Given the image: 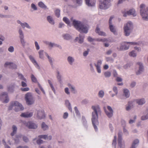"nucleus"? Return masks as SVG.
<instances>
[{
    "label": "nucleus",
    "mask_w": 148,
    "mask_h": 148,
    "mask_svg": "<svg viewBox=\"0 0 148 148\" xmlns=\"http://www.w3.org/2000/svg\"><path fill=\"white\" fill-rule=\"evenodd\" d=\"M8 51L10 53H13L14 51V48L13 46H10L8 49Z\"/></svg>",
    "instance_id": "0e129e2a"
},
{
    "label": "nucleus",
    "mask_w": 148,
    "mask_h": 148,
    "mask_svg": "<svg viewBox=\"0 0 148 148\" xmlns=\"http://www.w3.org/2000/svg\"><path fill=\"white\" fill-rule=\"evenodd\" d=\"M35 116L38 119L40 120L45 118L44 111L42 110H36L35 112Z\"/></svg>",
    "instance_id": "9b49d317"
},
{
    "label": "nucleus",
    "mask_w": 148,
    "mask_h": 148,
    "mask_svg": "<svg viewBox=\"0 0 148 148\" xmlns=\"http://www.w3.org/2000/svg\"><path fill=\"white\" fill-rule=\"evenodd\" d=\"M47 19L48 22L51 25H54L55 21L52 16L49 15L47 16Z\"/></svg>",
    "instance_id": "a878e982"
},
{
    "label": "nucleus",
    "mask_w": 148,
    "mask_h": 148,
    "mask_svg": "<svg viewBox=\"0 0 148 148\" xmlns=\"http://www.w3.org/2000/svg\"><path fill=\"white\" fill-rule=\"evenodd\" d=\"M74 109L75 111V112L76 114V115L79 117L80 118V113L79 111L77 109V108L76 106H75L74 108Z\"/></svg>",
    "instance_id": "864d4df0"
},
{
    "label": "nucleus",
    "mask_w": 148,
    "mask_h": 148,
    "mask_svg": "<svg viewBox=\"0 0 148 148\" xmlns=\"http://www.w3.org/2000/svg\"><path fill=\"white\" fill-rule=\"evenodd\" d=\"M96 39H95V38H92L90 36L88 37L87 38L88 41L90 42H92L94 41H96Z\"/></svg>",
    "instance_id": "680f3d73"
},
{
    "label": "nucleus",
    "mask_w": 148,
    "mask_h": 148,
    "mask_svg": "<svg viewBox=\"0 0 148 148\" xmlns=\"http://www.w3.org/2000/svg\"><path fill=\"white\" fill-rule=\"evenodd\" d=\"M122 13L124 17H126L128 15H132L134 17L136 15L135 10L133 9H131L128 11L124 9L122 10Z\"/></svg>",
    "instance_id": "6e6552de"
},
{
    "label": "nucleus",
    "mask_w": 148,
    "mask_h": 148,
    "mask_svg": "<svg viewBox=\"0 0 148 148\" xmlns=\"http://www.w3.org/2000/svg\"><path fill=\"white\" fill-rule=\"evenodd\" d=\"M0 100L4 103L8 102L9 99L6 92H3L0 95Z\"/></svg>",
    "instance_id": "ddd939ff"
},
{
    "label": "nucleus",
    "mask_w": 148,
    "mask_h": 148,
    "mask_svg": "<svg viewBox=\"0 0 148 148\" xmlns=\"http://www.w3.org/2000/svg\"><path fill=\"white\" fill-rule=\"evenodd\" d=\"M44 43L48 45L49 47H50L51 48L54 47V43H53L51 42H49L48 41H45L44 42Z\"/></svg>",
    "instance_id": "79ce46f5"
},
{
    "label": "nucleus",
    "mask_w": 148,
    "mask_h": 148,
    "mask_svg": "<svg viewBox=\"0 0 148 148\" xmlns=\"http://www.w3.org/2000/svg\"><path fill=\"white\" fill-rule=\"evenodd\" d=\"M134 103L136 102L139 105H142L146 102V100L144 98H142L141 99H138L134 100Z\"/></svg>",
    "instance_id": "5701e85b"
},
{
    "label": "nucleus",
    "mask_w": 148,
    "mask_h": 148,
    "mask_svg": "<svg viewBox=\"0 0 148 148\" xmlns=\"http://www.w3.org/2000/svg\"><path fill=\"white\" fill-rule=\"evenodd\" d=\"M137 64L139 66V69L136 72V73L137 75H139L142 73L144 71V67L143 63L141 62H138Z\"/></svg>",
    "instance_id": "f3484780"
},
{
    "label": "nucleus",
    "mask_w": 148,
    "mask_h": 148,
    "mask_svg": "<svg viewBox=\"0 0 148 148\" xmlns=\"http://www.w3.org/2000/svg\"><path fill=\"white\" fill-rule=\"evenodd\" d=\"M92 108L94 110L92 112L97 114H101V111L99 106L97 105L92 106Z\"/></svg>",
    "instance_id": "aec40b11"
},
{
    "label": "nucleus",
    "mask_w": 148,
    "mask_h": 148,
    "mask_svg": "<svg viewBox=\"0 0 148 148\" xmlns=\"http://www.w3.org/2000/svg\"><path fill=\"white\" fill-rule=\"evenodd\" d=\"M19 39L20 40V42L22 46L23 47H25L26 45V41L25 40L24 38H21Z\"/></svg>",
    "instance_id": "c03bdc74"
},
{
    "label": "nucleus",
    "mask_w": 148,
    "mask_h": 148,
    "mask_svg": "<svg viewBox=\"0 0 148 148\" xmlns=\"http://www.w3.org/2000/svg\"><path fill=\"white\" fill-rule=\"evenodd\" d=\"M134 29V25L132 22L129 21L124 24L123 29L124 35L126 36H129L132 33Z\"/></svg>",
    "instance_id": "f03ea898"
},
{
    "label": "nucleus",
    "mask_w": 148,
    "mask_h": 148,
    "mask_svg": "<svg viewBox=\"0 0 148 148\" xmlns=\"http://www.w3.org/2000/svg\"><path fill=\"white\" fill-rule=\"evenodd\" d=\"M109 27L110 31L112 32L114 35H116L118 34V33L115 27L113 25L109 26Z\"/></svg>",
    "instance_id": "cd10ccee"
},
{
    "label": "nucleus",
    "mask_w": 148,
    "mask_h": 148,
    "mask_svg": "<svg viewBox=\"0 0 148 148\" xmlns=\"http://www.w3.org/2000/svg\"><path fill=\"white\" fill-rule=\"evenodd\" d=\"M34 44L36 49L37 50H39L40 47L37 42L36 41H35L34 42Z\"/></svg>",
    "instance_id": "69168bd1"
},
{
    "label": "nucleus",
    "mask_w": 148,
    "mask_h": 148,
    "mask_svg": "<svg viewBox=\"0 0 148 148\" xmlns=\"http://www.w3.org/2000/svg\"><path fill=\"white\" fill-rule=\"evenodd\" d=\"M24 109V108L22 105L17 101L12 102L9 108V110H14L16 112L19 111L20 110H22Z\"/></svg>",
    "instance_id": "20e7f679"
},
{
    "label": "nucleus",
    "mask_w": 148,
    "mask_h": 148,
    "mask_svg": "<svg viewBox=\"0 0 148 148\" xmlns=\"http://www.w3.org/2000/svg\"><path fill=\"white\" fill-rule=\"evenodd\" d=\"M92 122L94 129L96 132L98 131L97 127L99 125L98 121V114L92 112Z\"/></svg>",
    "instance_id": "39448f33"
},
{
    "label": "nucleus",
    "mask_w": 148,
    "mask_h": 148,
    "mask_svg": "<svg viewBox=\"0 0 148 148\" xmlns=\"http://www.w3.org/2000/svg\"><path fill=\"white\" fill-rule=\"evenodd\" d=\"M38 137L40 138H43L45 140H51L52 139V136L49 135L48 136L47 135H41L38 136Z\"/></svg>",
    "instance_id": "bb28decb"
},
{
    "label": "nucleus",
    "mask_w": 148,
    "mask_h": 148,
    "mask_svg": "<svg viewBox=\"0 0 148 148\" xmlns=\"http://www.w3.org/2000/svg\"><path fill=\"white\" fill-rule=\"evenodd\" d=\"M17 23L18 24H20L23 28H25V27L29 29H31L32 28L27 23L24 22L23 23L19 20L17 21Z\"/></svg>",
    "instance_id": "6ab92c4d"
},
{
    "label": "nucleus",
    "mask_w": 148,
    "mask_h": 148,
    "mask_svg": "<svg viewBox=\"0 0 148 148\" xmlns=\"http://www.w3.org/2000/svg\"><path fill=\"white\" fill-rule=\"evenodd\" d=\"M104 92L103 90H100L98 92V96L99 98H103L104 96Z\"/></svg>",
    "instance_id": "37998d69"
},
{
    "label": "nucleus",
    "mask_w": 148,
    "mask_h": 148,
    "mask_svg": "<svg viewBox=\"0 0 148 148\" xmlns=\"http://www.w3.org/2000/svg\"><path fill=\"white\" fill-rule=\"evenodd\" d=\"M12 63L11 62H6L4 64V66L5 67L9 66L10 68L11 66H12Z\"/></svg>",
    "instance_id": "6e6d98bb"
},
{
    "label": "nucleus",
    "mask_w": 148,
    "mask_h": 148,
    "mask_svg": "<svg viewBox=\"0 0 148 148\" xmlns=\"http://www.w3.org/2000/svg\"><path fill=\"white\" fill-rule=\"evenodd\" d=\"M60 10L59 9H56L55 11V15L58 18L59 17L60 15Z\"/></svg>",
    "instance_id": "603ef678"
},
{
    "label": "nucleus",
    "mask_w": 148,
    "mask_h": 148,
    "mask_svg": "<svg viewBox=\"0 0 148 148\" xmlns=\"http://www.w3.org/2000/svg\"><path fill=\"white\" fill-rule=\"evenodd\" d=\"M129 44L130 45H136L138 44V43L135 42H125L122 43L120 46V48L121 50H127L129 48V45L127 44Z\"/></svg>",
    "instance_id": "1a4fd4ad"
},
{
    "label": "nucleus",
    "mask_w": 148,
    "mask_h": 148,
    "mask_svg": "<svg viewBox=\"0 0 148 148\" xmlns=\"http://www.w3.org/2000/svg\"><path fill=\"white\" fill-rule=\"evenodd\" d=\"M116 136H114V139L113 141L112 145L113 146H114V148H116Z\"/></svg>",
    "instance_id": "13d9d810"
},
{
    "label": "nucleus",
    "mask_w": 148,
    "mask_h": 148,
    "mask_svg": "<svg viewBox=\"0 0 148 148\" xmlns=\"http://www.w3.org/2000/svg\"><path fill=\"white\" fill-rule=\"evenodd\" d=\"M18 33L19 38H24L23 32L21 28H19L18 30Z\"/></svg>",
    "instance_id": "4c0bfd02"
},
{
    "label": "nucleus",
    "mask_w": 148,
    "mask_h": 148,
    "mask_svg": "<svg viewBox=\"0 0 148 148\" xmlns=\"http://www.w3.org/2000/svg\"><path fill=\"white\" fill-rule=\"evenodd\" d=\"M31 78L32 81L34 83H36L37 82V80L36 78L33 74L31 75Z\"/></svg>",
    "instance_id": "4d7b16f0"
},
{
    "label": "nucleus",
    "mask_w": 148,
    "mask_h": 148,
    "mask_svg": "<svg viewBox=\"0 0 148 148\" xmlns=\"http://www.w3.org/2000/svg\"><path fill=\"white\" fill-rule=\"evenodd\" d=\"M84 38V36L79 34V37H76L75 40V42L78 41L79 43L82 44L83 42Z\"/></svg>",
    "instance_id": "b1692460"
},
{
    "label": "nucleus",
    "mask_w": 148,
    "mask_h": 148,
    "mask_svg": "<svg viewBox=\"0 0 148 148\" xmlns=\"http://www.w3.org/2000/svg\"><path fill=\"white\" fill-rule=\"evenodd\" d=\"M48 82L51 88V90L53 91L54 93H56V90L53 86V85L52 82L50 80H48Z\"/></svg>",
    "instance_id": "f704fd0d"
},
{
    "label": "nucleus",
    "mask_w": 148,
    "mask_h": 148,
    "mask_svg": "<svg viewBox=\"0 0 148 148\" xmlns=\"http://www.w3.org/2000/svg\"><path fill=\"white\" fill-rule=\"evenodd\" d=\"M134 102L133 101L128 102L127 105L126 107V110L127 111H129L132 108L134 105Z\"/></svg>",
    "instance_id": "412c9836"
},
{
    "label": "nucleus",
    "mask_w": 148,
    "mask_h": 148,
    "mask_svg": "<svg viewBox=\"0 0 148 148\" xmlns=\"http://www.w3.org/2000/svg\"><path fill=\"white\" fill-rule=\"evenodd\" d=\"M118 148H125V144L124 142L122 140V132H119L118 134Z\"/></svg>",
    "instance_id": "4468645a"
},
{
    "label": "nucleus",
    "mask_w": 148,
    "mask_h": 148,
    "mask_svg": "<svg viewBox=\"0 0 148 148\" xmlns=\"http://www.w3.org/2000/svg\"><path fill=\"white\" fill-rule=\"evenodd\" d=\"M45 55L48 59L50 65L52 66L53 65V58L49 56L48 54L47 53H45Z\"/></svg>",
    "instance_id": "72a5a7b5"
},
{
    "label": "nucleus",
    "mask_w": 148,
    "mask_h": 148,
    "mask_svg": "<svg viewBox=\"0 0 148 148\" xmlns=\"http://www.w3.org/2000/svg\"><path fill=\"white\" fill-rule=\"evenodd\" d=\"M29 59L35 67L38 69H40V67L34 58L32 56H29Z\"/></svg>",
    "instance_id": "a211bd4d"
},
{
    "label": "nucleus",
    "mask_w": 148,
    "mask_h": 148,
    "mask_svg": "<svg viewBox=\"0 0 148 148\" xmlns=\"http://www.w3.org/2000/svg\"><path fill=\"white\" fill-rule=\"evenodd\" d=\"M106 59L107 62H108L110 63H112L114 62V60L111 57H106Z\"/></svg>",
    "instance_id": "052dcab7"
},
{
    "label": "nucleus",
    "mask_w": 148,
    "mask_h": 148,
    "mask_svg": "<svg viewBox=\"0 0 148 148\" xmlns=\"http://www.w3.org/2000/svg\"><path fill=\"white\" fill-rule=\"evenodd\" d=\"M63 21L65 23H66L69 26H71V24L70 21L69 19L66 17H64L63 18Z\"/></svg>",
    "instance_id": "3c124183"
},
{
    "label": "nucleus",
    "mask_w": 148,
    "mask_h": 148,
    "mask_svg": "<svg viewBox=\"0 0 148 148\" xmlns=\"http://www.w3.org/2000/svg\"><path fill=\"white\" fill-rule=\"evenodd\" d=\"M39 58L42 60H44V51L43 50L41 49L38 52Z\"/></svg>",
    "instance_id": "c756f323"
},
{
    "label": "nucleus",
    "mask_w": 148,
    "mask_h": 148,
    "mask_svg": "<svg viewBox=\"0 0 148 148\" xmlns=\"http://www.w3.org/2000/svg\"><path fill=\"white\" fill-rule=\"evenodd\" d=\"M41 127L42 129L44 131L47 130L49 129V126L45 122L42 123Z\"/></svg>",
    "instance_id": "e433bc0d"
},
{
    "label": "nucleus",
    "mask_w": 148,
    "mask_h": 148,
    "mask_svg": "<svg viewBox=\"0 0 148 148\" xmlns=\"http://www.w3.org/2000/svg\"><path fill=\"white\" fill-rule=\"evenodd\" d=\"M148 119V112H147L144 113V114L141 117V120L144 121Z\"/></svg>",
    "instance_id": "a19ab883"
},
{
    "label": "nucleus",
    "mask_w": 148,
    "mask_h": 148,
    "mask_svg": "<svg viewBox=\"0 0 148 148\" xmlns=\"http://www.w3.org/2000/svg\"><path fill=\"white\" fill-rule=\"evenodd\" d=\"M65 104L69 110L71 112H72V110L70 102L68 100H65Z\"/></svg>",
    "instance_id": "473e14b6"
},
{
    "label": "nucleus",
    "mask_w": 148,
    "mask_h": 148,
    "mask_svg": "<svg viewBox=\"0 0 148 148\" xmlns=\"http://www.w3.org/2000/svg\"><path fill=\"white\" fill-rule=\"evenodd\" d=\"M104 109L106 115L108 117L110 118L112 117L113 115V110L111 106H108L107 109L104 108Z\"/></svg>",
    "instance_id": "f8f14e48"
},
{
    "label": "nucleus",
    "mask_w": 148,
    "mask_h": 148,
    "mask_svg": "<svg viewBox=\"0 0 148 148\" xmlns=\"http://www.w3.org/2000/svg\"><path fill=\"white\" fill-rule=\"evenodd\" d=\"M22 135L21 134H18L16 136V138L14 139L15 143L16 144H17L20 141V138H21Z\"/></svg>",
    "instance_id": "58836bf2"
},
{
    "label": "nucleus",
    "mask_w": 148,
    "mask_h": 148,
    "mask_svg": "<svg viewBox=\"0 0 148 148\" xmlns=\"http://www.w3.org/2000/svg\"><path fill=\"white\" fill-rule=\"evenodd\" d=\"M38 5L40 7L46 9L47 8V6L42 1L39 2L38 3Z\"/></svg>",
    "instance_id": "09e8293b"
},
{
    "label": "nucleus",
    "mask_w": 148,
    "mask_h": 148,
    "mask_svg": "<svg viewBox=\"0 0 148 148\" xmlns=\"http://www.w3.org/2000/svg\"><path fill=\"white\" fill-rule=\"evenodd\" d=\"M14 87V84H10L8 87V92H13Z\"/></svg>",
    "instance_id": "ea45409f"
},
{
    "label": "nucleus",
    "mask_w": 148,
    "mask_h": 148,
    "mask_svg": "<svg viewBox=\"0 0 148 148\" xmlns=\"http://www.w3.org/2000/svg\"><path fill=\"white\" fill-rule=\"evenodd\" d=\"M82 121L83 122V124L84 126L86 128H87L88 127V125L87 124V121L85 119V117L84 116H82Z\"/></svg>",
    "instance_id": "de8ad7c7"
},
{
    "label": "nucleus",
    "mask_w": 148,
    "mask_h": 148,
    "mask_svg": "<svg viewBox=\"0 0 148 148\" xmlns=\"http://www.w3.org/2000/svg\"><path fill=\"white\" fill-rule=\"evenodd\" d=\"M102 63V61L99 60H98L97 63H95L94 65L96 68L97 72L99 73H101V66Z\"/></svg>",
    "instance_id": "dca6fc26"
},
{
    "label": "nucleus",
    "mask_w": 148,
    "mask_h": 148,
    "mask_svg": "<svg viewBox=\"0 0 148 148\" xmlns=\"http://www.w3.org/2000/svg\"><path fill=\"white\" fill-rule=\"evenodd\" d=\"M12 131L10 135L12 137H13L16 133L17 128L15 125H13L12 127Z\"/></svg>",
    "instance_id": "2f4dec72"
},
{
    "label": "nucleus",
    "mask_w": 148,
    "mask_h": 148,
    "mask_svg": "<svg viewBox=\"0 0 148 148\" xmlns=\"http://www.w3.org/2000/svg\"><path fill=\"white\" fill-rule=\"evenodd\" d=\"M67 60L70 65H72L75 62V59L74 57L70 56L67 57Z\"/></svg>",
    "instance_id": "7c9ffc66"
},
{
    "label": "nucleus",
    "mask_w": 148,
    "mask_h": 148,
    "mask_svg": "<svg viewBox=\"0 0 148 148\" xmlns=\"http://www.w3.org/2000/svg\"><path fill=\"white\" fill-rule=\"evenodd\" d=\"M25 100L26 103L28 105H30L33 104L34 103V99L30 92H28L25 95Z\"/></svg>",
    "instance_id": "0eeeda50"
},
{
    "label": "nucleus",
    "mask_w": 148,
    "mask_h": 148,
    "mask_svg": "<svg viewBox=\"0 0 148 148\" xmlns=\"http://www.w3.org/2000/svg\"><path fill=\"white\" fill-rule=\"evenodd\" d=\"M96 1L95 0H90L88 2V3L86 4L89 7H93L95 5Z\"/></svg>",
    "instance_id": "c9c22d12"
},
{
    "label": "nucleus",
    "mask_w": 148,
    "mask_h": 148,
    "mask_svg": "<svg viewBox=\"0 0 148 148\" xmlns=\"http://www.w3.org/2000/svg\"><path fill=\"white\" fill-rule=\"evenodd\" d=\"M70 21L76 30L80 32L85 34L87 33L89 28L88 25L79 21L74 19L73 17H71Z\"/></svg>",
    "instance_id": "f257e3e1"
},
{
    "label": "nucleus",
    "mask_w": 148,
    "mask_h": 148,
    "mask_svg": "<svg viewBox=\"0 0 148 148\" xmlns=\"http://www.w3.org/2000/svg\"><path fill=\"white\" fill-rule=\"evenodd\" d=\"M140 13L143 20L148 21V7L144 4L140 5Z\"/></svg>",
    "instance_id": "7ed1b4c3"
},
{
    "label": "nucleus",
    "mask_w": 148,
    "mask_h": 148,
    "mask_svg": "<svg viewBox=\"0 0 148 148\" xmlns=\"http://www.w3.org/2000/svg\"><path fill=\"white\" fill-rule=\"evenodd\" d=\"M95 32L98 34L99 35L101 36H106V34L104 32L101 31L100 30V28L98 26L96 27L95 29Z\"/></svg>",
    "instance_id": "393cba45"
},
{
    "label": "nucleus",
    "mask_w": 148,
    "mask_h": 148,
    "mask_svg": "<svg viewBox=\"0 0 148 148\" xmlns=\"http://www.w3.org/2000/svg\"><path fill=\"white\" fill-rule=\"evenodd\" d=\"M104 75L106 77H109L111 76V73L110 71H106L104 73Z\"/></svg>",
    "instance_id": "bf43d9fd"
},
{
    "label": "nucleus",
    "mask_w": 148,
    "mask_h": 148,
    "mask_svg": "<svg viewBox=\"0 0 148 148\" xmlns=\"http://www.w3.org/2000/svg\"><path fill=\"white\" fill-rule=\"evenodd\" d=\"M139 143V140L137 139H135L133 141L130 148H136L138 146Z\"/></svg>",
    "instance_id": "c85d7f7f"
},
{
    "label": "nucleus",
    "mask_w": 148,
    "mask_h": 148,
    "mask_svg": "<svg viewBox=\"0 0 148 148\" xmlns=\"http://www.w3.org/2000/svg\"><path fill=\"white\" fill-rule=\"evenodd\" d=\"M130 96V93L129 90L127 89H125L123 90V94L121 95L119 98L121 99H124L128 98Z\"/></svg>",
    "instance_id": "2eb2a0df"
},
{
    "label": "nucleus",
    "mask_w": 148,
    "mask_h": 148,
    "mask_svg": "<svg viewBox=\"0 0 148 148\" xmlns=\"http://www.w3.org/2000/svg\"><path fill=\"white\" fill-rule=\"evenodd\" d=\"M23 123L30 129H36L38 127L37 125L32 121H29L27 122L23 121Z\"/></svg>",
    "instance_id": "9d476101"
},
{
    "label": "nucleus",
    "mask_w": 148,
    "mask_h": 148,
    "mask_svg": "<svg viewBox=\"0 0 148 148\" xmlns=\"http://www.w3.org/2000/svg\"><path fill=\"white\" fill-rule=\"evenodd\" d=\"M114 18V16H111L109 18V26H110V25H112V19Z\"/></svg>",
    "instance_id": "e2e57ef3"
},
{
    "label": "nucleus",
    "mask_w": 148,
    "mask_h": 148,
    "mask_svg": "<svg viewBox=\"0 0 148 148\" xmlns=\"http://www.w3.org/2000/svg\"><path fill=\"white\" fill-rule=\"evenodd\" d=\"M129 56L131 57H136L137 56V53L135 51L133 50L129 53Z\"/></svg>",
    "instance_id": "49530a36"
},
{
    "label": "nucleus",
    "mask_w": 148,
    "mask_h": 148,
    "mask_svg": "<svg viewBox=\"0 0 148 148\" xmlns=\"http://www.w3.org/2000/svg\"><path fill=\"white\" fill-rule=\"evenodd\" d=\"M18 75L19 79L25 82H27V79L25 78L23 75L21 73H18Z\"/></svg>",
    "instance_id": "8fccbe9b"
},
{
    "label": "nucleus",
    "mask_w": 148,
    "mask_h": 148,
    "mask_svg": "<svg viewBox=\"0 0 148 148\" xmlns=\"http://www.w3.org/2000/svg\"><path fill=\"white\" fill-rule=\"evenodd\" d=\"M33 115V112H27L22 113L21 115V117L25 118H28L31 117Z\"/></svg>",
    "instance_id": "4be33fe9"
},
{
    "label": "nucleus",
    "mask_w": 148,
    "mask_h": 148,
    "mask_svg": "<svg viewBox=\"0 0 148 148\" xmlns=\"http://www.w3.org/2000/svg\"><path fill=\"white\" fill-rule=\"evenodd\" d=\"M111 0H100L99 7L101 9L106 10L111 6Z\"/></svg>",
    "instance_id": "423d86ee"
},
{
    "label": "nucleus",
    "mask_w": 148,
    "mask_h": 148,
    "mask_svg": "<svg viewBox=\"0 0 148 148\" xmlns=\"http://www.w3.org/2000/svg\"><path fill=\"white\" fill-rule=\"evenodd\" d=\"M107 39L106 38H97L96 39V41H98V42H105L107 41Z\"/></svg>",
    "instance_id": "5fc2aeb1"
},
{
    "label": "nucleus",
    "mask_w": 148,
    "mask_h": 148,
    "mask_svg": "<svg viewBox=\"0 0 148 148\" xmlns=\"http://www.w3.org/2000/svg\"><path fill=\"white\" fill-rule=\"evenodd\" d=\"M63 38L66 40H69L71 38V36L68 34H65L63 35Z\"/></svg>",
    "instance_id": "a18cd8bd"
},
{
    "label": "nucleus",
    "mask_w": 148,
    "mask_h": 148,
    "mask_svg": "<svg viewBox=\"0 0 148 148\" xmlns=\"http://www.w3.org/2000/svg\"><path fill=\"white\" fill-rule=\"evenodd\" d=\"M31 8L34 10L35 11L37 10V7L36 5L33 3L31 4Z\"/></svg>",
    "instance_id": "774afa93"
},
{
    "label": "nucleus",
    "mask_w": 148,
    "mask_h": 148,
    "mask_svg": "<svg viewBox=\"0 0 148 148\" xmlns=\"http://www.w3.org/2000/svg\"><path fill=\"white\" fill-rule=\"evenodd\" d=\"M90 66V71L92 73L95 72V70L93 67L92 64V63H90L89 64Z\"/></svg>",
    "instance_id": "338daca9"
}]
</instances>
